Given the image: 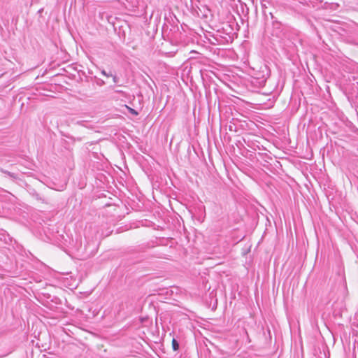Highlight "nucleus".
<instances>
[{
  "label": "nucleus",
  "mask_w": 358,
  "mask_h": 358,
  "mask_svg": "<svg viewBox=\"0 0 358 358\" xmlns=\"http://www.w3.org/2000/svg\"><path fill=\"white\" fill-rule=\"evenodd\" d=\"M269 160L271 161H273L274 160V166L275 167H270L272 166V164L268 162V161H266V160H264V164H263V166H266L268 169L271 170L272 169H279L280 166H281V164L280 163V162L275 160L276 158H273V157H271V158H268Z\"/></svg>",
  "instance_id": "obj_1"
},
{
  "label": "nucleus",
  "mask_w": 358,
  "mask_h": 358,
  "mask_svg": "<svg viewBox=\"0 0 358 358\" xmlns=\"http://www.w3.org/2000/svg\"><path fill=\"white\" fill-rule=\"evenodd\" d=\"M172 348L174 351H177L179 349V343L175 338L172 340Z\"/></svg>",
  "instance_id": "obj_2"
},
{
  "label": "nucleus",
  "mask_w": 358,
  "mask_h": 358,
  "mask_svg": "<svg viewBox=\"0 0 358 358\" xmlns=\"http://www.w3.org/2000/svg\"><path fill=\"white\" fill-rule=\"evenodd\" d=\"M1 171L5 173H6V174H8L11 178H16L15 173H11V172H9V171H4L3 169H1Z\"/></svg>",
  "instance_id": "obj_3"
},
{
  "label": "nucleus",
  "mask_w": 358,
  "mask_h": 358,
  "mask_svg": "<svg viewBox=\"0 0 358 358\" xmlns=\"http://www.w3.org/2000/svg\"><path fill=\"white\" fill-rule=\"evenodd\" d=\"M127 109L129 110V111L131 114H133V115H138V112H137L136 110H135L134 109H133V108H130V107H129V106H127Z\"/></svg>",
  "instance_id": "obj_4"
},
{
  "label": "nucleus",
  "mask_w": 358,
  "mask_h": 358,
  "mask_svg": "<svg viewBox=\"0 0 358 358\" xmlns=\"http://www.w3.org/2000/svg\"><path fill=\"white\" fill-rule=\"evenodd\" d=\"M34 196H35V198L37 199V200H39V201H44V200L42 199V197L38 194V193H35L34 194Z\"/></svg>",
  "instance_id": "obj_5"
}]
</instances>
